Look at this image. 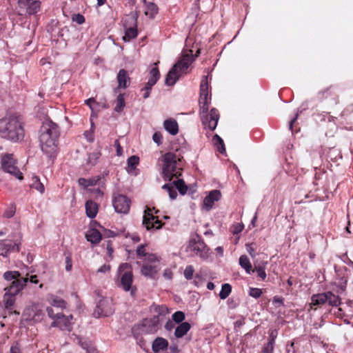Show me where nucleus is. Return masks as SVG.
Returning a JSON list of instances; mask_svg holds the SVG:
<instances>
[{
	"instance_id": "obj_1",
	"label": "nucleus",
	"mask_w": 353,
	"mask_h": 353,
	"mask_svg": "<svg viewBox=\"0 0 353 353\" xmlns=\"http://www.w3.org/2000/svg\"><path fill=\"white\" fill-rule=\"evenodd\" d=\"M3 277L5 281L10 282V285L4 288L6 291L3 302L5 307L11 310L16 301V296L23 290L30 288L32 284H38L39 279L37 275H30L26 273L23 275L19 271H6Z\"/></svg>"
},
{
	"instance_id": "obj_2",
	"label": "nucleus",
	"mask_w": 353,
	"mask_h": 353,
	"mask_svg": "<svg viewBox=\"0 0 353 353\" xmlns=\"http://www.w3.org/2000/svg\"><path fill=\"white\" fill-rule=\"evenodd\" d=\"M208 76H205L201 80L200 85V114L202 123L205 128L207 127L210 130L213 131L217 125L219 119V114L218 110L215 108H212L210 113H208L211 100V97H210V98H208Z\"/></svg>"
},
{
	"instance_id": "obj_3",
	"label": "nucleus",
	"mask_w": 353,
	"mask_h": 353,
	"mask_svg": "<svg viewBox=\"0 0 353 353\" xmlns=\"http://www.w3.org/2000/svg\"><path fill=\"white\" fill-rule=\"evenodd\" d=\"M59 130L57 123L46 120L40 130L39 141L43 152L49 158L54 159L57 152Z\"/></svg>"
},
{
	"instance_id": "obj_4",
	"label": "nucleus",
	"mask_w": 353,
	"mask_h": 353,
	"mask_svg": "<svg viewBox=\"0 0 353 353\" xmlns=\"http://www.w3.org/2000/svg\"><path fill=\"white\" fill-rule=\"evenodd\" d=\"M0 137L14 143L22 141L25 130L21 118L17 115H9L1 119Z\"/></svg>"
},
{
	"instance_id": "obj_5",
	"label": "nucleus",
	"mask_w": 353,
	"mask_h": 353,
	"mask_svg": "<svg viewBox=\"0 0 353 353\" xmlns=\"http://www.w3.org/2000/svg\"><path fill=\"white\" fill-rule=\"evenodd\" d=\"M182 171L181 159L173 152H168L163 156L162 173L165 181H170L174 177L181 176Z\"/></svg>"
},
{
	"instance_id": "obj_6",
	"label": "nucleus",
	"mask_w": 353,
	"mask_h": 353,
	"mask_svg": "<svg viewBox=\"0 0 353 353\" xmlns=\"http://www.w3.org/2000/svg\"><path fill=\"white\" fill-rule=\"evenodd\" d=\"M193 60L192 50L183 54L168 72L165 81V84L169 86L173 85L179 80L181 74L185 72Z\"/></svg>"
},
{
	"instance_id": "obj_7",
	"label": "nucleus",
	"mask_w": 353,
	"mask_h": 353,
	"mask_svg": "<svg viewBox=\"0 0 353 353\" xmlns=\"http://www.w3.org/2000/svg\"><path fill=\"white\" fill-rule=\"evenodd\" d=\"M341 303V298L331 291L315 294L311 297V305L315 306L327 305L331 307H337Z\"/></svg>"
},
{
	"instance_id": "obj_8",
	"label": "nucleus",
	"mask_w": 353,
	"mask_h": 353,
	"mask_svg": "<svg viewBox=\"0 0 353 353\" xmlns=\"http://www.w3.org/2000/svg\"><path fill=\"white\" fill-rule=\"evenodd\" d=\"M188 250L190 251L192 255L199 256L201 259H207L208 256V249L201 238L195 235L189 242Z\"/></svg>"
},
{
	"instance_id": "obj_9",
	"label": "nucleus",
	"mask_w": 353,
	"mask_h": 353,
	"mask_svg": "<svg viewBox=\"0 0 353 353\" xmlns=\"http://www.w3.org/2000/svg\"><path fill=\"white\" fill-rule=\"evenodd\" d=\"M1 167L4 172L10 174L17 179L21 180L23 175L16 166V160L12 154L6 153L1 157Z\"/></svg>"
},
{
	"instance_id": "obj_10",
	"label": "nucleus",
	"mask_w": 353,
	"mask_h": 353,
	"mask_svg": "<svg viewBox=\"0 0 353 353\" xmlns=\"http://www.w3.org/2000/svg\"><path fill=\"white\" fill-rule=\"evenodd\" d=\"M118 273L120 276L119 287L125 291H130L133 281V275L131 270V265L127 263L120 265Z\"/></svg>"
},
{
	"instance_id": "obj_11",
	"label": "nucleus",
	"mask_w": 353,
	"mask_h": 353,
	"mask_svg": "<svg viewBox=\"0 0 353 353\" xmlns=\"http://www.w3.org/2000/svg\"><path fill=\"white\" fill-rule=\"evenodd\" d=\"M112 301L108 298L101 299L97 305L94 312L96 317L108 316L114 313Z\"/></svg>"
},
{
	"instance_id": "obj_12",
	"label": "nucleus",
	"mask_w": 353,
	"mask_h": 353,
	"mask_svg": "<svg viewBox=\"0 0 353 353\" xmlns=\"http://www.w3.org/2000/svg\"><path fill=\"white\" fill-rule=\"evenodd\" d=\"M18 5L20 14L29 15L37 14L41 9V1L38 0H19Z\"/></svg>"
},
{
	"instance_id": "obj_13",
	"label": "nucleus",
	"mask_w": 353,
	"mask_h": 353,
	"mask_svg": "<svg viewBox=\"0 0 353 353\" xmlns=\"http://www.w3.org/2000/svg\"><path fill=\"white\" fill-rule=\"evenodd\" d=\"M162 188L167 191L171 199H175L177 196L176 189L181 194L184 195L187 192L188 188L183 179L174 181L172 183H166Z\"/></svg>"
},
{
	"instance_id": "obj_14",
	"label": "nucleus",
	"mask_w": 353,
	"mask_h": 353,
	"mask_svg": "<svg viewBox=\"0 0 353 353\" xmlns=\"http://www.w3.org/2000/svg\"><path fill=\"white\" fill-rule=\"evenodd\" d=\"M143 225L147 230H158L162 227L161 221L152 213V209L147 207L143 216Z\"/></svg>"
},
{
	"instance_id": "obj_15",
	"label": "nucleus",
	"mask_w": 353,
	"mask_h": 353,
	"mask_svg": "<svg viewBox=\"0 0 353 353\" xmlns=\"http://www.w3.org/2000/svg\"><path fill=\"white\" fill-rule=\"evenodd\" d=\"M125 35L123 37L124 41H130L137 36V17L132 14L128 16L125 20Z\"/></svg>"
},
{
	"instance_id": "obj_16",
	"label": "nucleus",
	"mask_w": 353,
	"mask_h": 353,
	"mask_svg": "<svg viewBox=\"0 0 353 353\" xmlns=\"http://www.w3.org/2000/svg\"><path fill=\"white\" fill-rule=\"evenodd\" d=\"M112 204L117 213L128 214L130 210L131 201L123 194H118L113 197Z\"/></svg>"
},
{
	"instance_id": "obj_17",
	"label": "nucleus",
	"mask_w": 353,
	"mask_h": 353,
	"mask_svg": "<svg viewBox=\"0 0 353 353\" xmlns=\"http://www.w3.org/2000/svg\"><path fill=\"white\" fill-rule=\"evenodd\" d=\"M56 316L55 321L51 324L52 327H59L61 330L70 331L72 330V315L65 316L60 312H57Z\"/></svg>"
},
{
	"instance_id": "obj_18",
	"label": "nucleus",
	"mask_w": 353,
	"mask_h": 353,
	"mask_svg": "<svg viewBox=\"0 0 353 353\" xmlns=\"http://www.w3.org/2000/svg\"><path fill=\"white\" fill-rule=\"evenodd\" d=\"M24 315L27 316V320L40 322L43 319L45 313L39 304H33L26 310Z\"/></svg>"
},
{
	"instance_id": "obj_19",
	"label": "nucleus",
	"mask_w": 353,
	"mask_h": 353,
	"mask_svg": "<svg viewBox=\"0 0 353 353\" xmlns=\"http://www.w3.org/2000/svg\"><path fill=\"white\" fill-rule=\"evenodd\" d=\"M73 341L85 350L86 353H98L96 348L92 345L89 340L83 339L81 337L74 334Z\"/></svg>"
},
{
	"instance_id": "obj_20",
	"label": "nucleus",
	"mask_w": 353,
	"mask_h": 353,
	"mask_svg": "<svg viewBox=\"0 0 353 353\" xmlns=\"http://www.w3.org/2000/svg\"><path fill=\"white\" fill-rule=\"evenodd\" d=\"M221 194L219 190H212L204 199L203 204L209 210L212 207L215 201H217L221 199Z\"/></svg>"
},
{
	"instance_id": "obj_21",
	"label": "nucleus",
	"mask_w": 353,
	"mask_h": 353,
	"mask_svg": "<svg viewBox=\"0 0 353 353\" xmlns=\"http://www.w3.org/2000/svg\"><path fill=\"white\" fill-rule=\"evenodd\" d=\"M118 88H126L130 83V78L128 74V72L124 69H121L117 74Z\"/></svg>"
},
{
	"instance_id": "obj_22",
	"label": "nucleus",
	"mask_w": 353,
	"mask_h": 353,
	"mask_svg": "<svg viewBox=\"0 0 353 353\" xmlns=\"http://www.w3.org/2000/svg\"><path fill=\"white\" fill-rule=\"evenodd\" d=\"M163 127L171 135H176L179 132L178 123L172 118L165 120L163 122Z\"/></svg>"
},
{
	"instance_id": "obj_23",
	"label": "nucleus",
	"mask_w": 353,
	"mask_h": 353,
	"mask_svg": "<svg viewBox=\"0 0 353 353\" xmlns=\"http://www.w3.org/2000/svg\"><path fill=\"white\" fill-rule=\"evenodd\" d=\"M168 347V341L162 337H157L152 343V349L155 353L165 350Z\"/></svg>"
},
{
	"instance_id": "obj_24",
	"label": "nucleus",
	"mask_w": 353,
	"mask_h": 353,
	"mask_svg": "<svg viewBox=\"0 0 353 353\" xmlns=\"http://www.w3.org/2000/svg\"><path fill=\"white\" fill-rule=\"evenodd\" d=\"M162 320L161 318H160L159 316H157L156 314L154 315V316L150 319V320H145L144 321V326L148 325L150 327L148 330L149 332H156L159 327L160 321Z\"/></svg>"
},
{
	"instance_id": "obj_25",
	"label": "nucleus",
	"mask_w": 353,
	"mask_h": 353,
	"mask_svg": "<svg viewBox=\"0 0 353 353\" xmlns=\"http://www.w3.org/2000/svg\"><path fill=\"white\" fill-rule=\"evenodd\" d=\"M191 325L188 322H183L180 323L174 331V336L176 338L179 339L184 336L190 330Z\"/></svg>"
},
{
	"instance_id": "obj_26",
	"label": "nucleus",
	"mask_w": 353,
	"mask_h": 353,
	"mask_svg": "<svg viewBox=\"0 0 353 353\" xmlns=\"http://www.w3.org/2000/svg\"><path fill=\"white\" fill-rule=\"evenodd\" d=\"M86 215L91 219L94 218L98 212V205L97 203L90 200L85 203Z\"/></svg>"
},
{
	"instance_id": "obj_27",
	"label": "nucleus",
	"mask_w": 353,
	"mask_h": 353,
	"mask_svg": "<svg viewBox=\"0 0 353 353\" xmlns=\"http://www.w3.org/2000/svg\"><path fill=\"white\" fill-rule=\"evenodd\" d=\"M158 266L155 264L144 263L141 268L143 275L149 277H153L157 272Z\"/></svg>"
},
{
	"instance_id": "obj_28",
	"label": "nucleus",
	"mask_w": 353,
	"mask_h": 353,
	"mask_svg": "<svg viewBox=\"0 0 353 353\" xmlns=\"http://www.w3.org/2000/svg\"><path fill=\"white\" fill-rule=\"evenodd\" d=\"M85 238L88 241L92 243L97 244L99 243L101 239V233L96 229H90L85 234Z\"/></svg>"
},
{
	"instance_id": "obj_29",
	"label": "nucleus",
	"mask_w": 353,
	"mask_h": 353,
	"mask_svg": "<svg viewBox=\"0 0 353 353\" xmlns=\"http://www.w3.org/2000/svg\"><path fill=\"white\" fill-rule=\"evenodd\" d=\"M160 77V72L157 67L152 68L150 71L149 79L147 82L148 88L152 87L156 84Z\"/></svg>"
},
{
	"instance_id": "obj_30",
	"label": "nucleus",
	"mask_w": 353,
	"mask_h": 353,
	"mask_svg": "<svg viewBox=\"0 0 353 353\" xmlns=\"http://www.w3.org/2000/svg\"><path fill=\"white\" fill-rule=\"evenodd\" d=\"M1 245L4 247L7 252L19 251L20 242L18 241L14 242H12L11 241H4L2 243H0V245Z\"/></svg>"
},
{
	"instance_id": "obj_31",
	"label": "nucleus",
	"mask_w": 353,
	"mask_h": 353,
	"mask_svg": "<svg viewBox=\"0 0 353 353\" xmlns=\"http://www.w3.org/2000/svg\"><path fill=\"white\" fill-rule=\"evenodd\" d=\"M239 265L243 268L248 274L254 272L252 264L246 255H241L239 258Z\"/></svg>"
},
{
	"instance_id": "obj_32",
	"label": "nucleus",
	"mask_w": 353,
	"mask_h": 353,
	"mask_svg": "<svg viewBox=\"0 0 353 353\" xmlns=\"http://www.w3.org/2000/svg\"><path fill=\"white\" fill-rule=\"evenodd\" d=\"M101 179L100 176H96L94 178H91L89 179H86L84 178H80L79 179V184L84 188H88L89 186L95 185L97 182Z\"/></svg>"
},
{
	"instance_id": "obj_33",
	"label": "nucleus",
	"mask_w": 353,
	"mask_h": 353,
	"mask_svg": "<svg viewBox=\"0 0 353 353\" xmlns=\"http://www.w3.org/2000/svg\"><path fill=\"white\" fill-rule=\"evenodd\" d=\"M30 187L37 190L41 194H43L45 191V187L43 184L40 181L39 177L35 175L32 177V183L30 184Z\"/></svg>"
},
{
	"instance_id": "obj_34",
	"label": "nucleus",
	"mask_w": 353,
	"mask_h": 353,
	"mask_svg": "<svg viewBox=\"0 0 353 353\" xmlns=\"http://www.w3.org/2000/svg\"><path fill=\"white\" fill-rule=\"evenodd\" d=\"M212 141L214 145L216 147L217 150L220 153L225 152V148L223 141L218 134L214 135Z\"/></svg>"
},
{
	"instance_id": "obj_35",
	"label": "nucleus",
	"mask_w": 353,
	"mask_h": 353,
	"mask_svg": "<svg viewBox=\"0 0 353 353\" xmlns=\"http://www.w3.org/2000/svg\"><path fill=\"white\" fill-rule=\"evenodd\" d=\"M157 12L158 8L157 5H155L154 3H146V8L145 10V15L148 16L150 18H152L157 13Z\"/></svg>"
},
{
	"instance_id": "obj_36",
	"label": "nucleus",
	"mask_w": 353,
	"mask_h": 353,
	"mask_svg": "<svg viewBox=\"0 0 353 353\" xmlns=\"http://www.w3.org/2000/svg\"><path fill=\"white\" fill-rule=\"evenodd\" d=\"M125 105V99L123 94H119L117 96L116 100V105L114 107V111L117 112H120L123 110Z\"/></svg>"
},
{
	"instance_id": "obj_37",
	"label": "nucleus",
	"mask_w": 353,
	"mask_h": 353,
	"mask_svg": "<svg viewBox=\"0 0 353 353\" xmlns=\"http://www.w3.org/2000/svg\"><path fill=\"white\" fill-rule=\"evenodd\" d=\"M232 287L229 283H225L222 285L221 290L219 292V296L221 299H225L231 293Z\"/></svg>"
},
{
	"instance_id": "obj_38",
	"label": "nucleus",
	"mask_w": 353,
	"mask_h": 353,
	"mask_svg": "<svg viewBox=\"0 0 353 353\" xmlns=\"http://www.w3.org/2000/svg\"><path fill=\"white\" fill-rule=\"evenodd\" d=\"M157 316L163 318L168 313V309L164 305H156L154 307Z\"/></svg>"
},
{
	"instance_id": "obj_39",
	"label": "nucleus",
	"mask_w": 353,
	"mask_h": 353,
	"mask_svg": "<svg viewBox=\"0 0 353 353\" xmlns=\"http://www.w3.org/2000/svg\"><path fill=\"white\" fill-rule=\"evenodd\" d=\"M172 318L174 323H181L185 319V314L181 311H177L172 314Z\"/></svg>"
},
{
	"instance_id": "obj_40",
	"label": "nucleus",
	"mask_w": 353,
	"mask_h": 353,
	"mask_svg": "<svg viewBox=\"0 0 353 353\" xmlns=\"http://www.w3.org/2000/svg\"><path fill=\"white\" fill-rule=\"evenodd\" d=\"M265 268L263 265L255 266L254 271L257 272L258 276L261 281H264L266 278Z\"/></svg>"
},
{
	"instance_id": "obj_41",
	"label": "nucleus",
	"mask_w": 353,
	"mask_h": 353,
	"mask_svg": "<svg viewBox=\"0 0 353 353\" xmlns=\"http://www.w3.org/2000/svg\"><path fill=\"white\" fill-rule=\"evenodd\" d=\"M51 305L57 308H64L66 306V303L61 299L54 298L52 299Z\"/></svg>"
},
{
	"instance_id": "obj_42",
	"label": "nucleus",
	"mask_w": 353,
	"mask_h": 353,
	"mask_svg": "<svg viewBox=\"0 0 353 353\" xmlns=\"http://www.w3.org/2000/svg\"><path fill=\"white\" fill-rule=\"evenodd\" d=\"M145 263L155 264L158 266L157 257L153 254H147L145 256Z\"/></svg>"
},
{
	"instance_id": "obj_43",
	"label": "nucleus",
	"mask_w": 353,
	"mask_h": 353,
	"mask_svg": "<svg viewBox=\"0 0 353 353\" xmlns=\"http://www.w3.org/2000/svg\"><path fill=\"white\" fill-rule=\"evenodd\" d=\"M139 159L137 156H132L128 159V165L130 169H134L139 164Z\"/></svg>"
},
{
	"instance_id": "obj_44",
	"label": "nucleus",
	"mask_w": 353,
	"mask_h": 353,
	"mask_svg": "<svg viewBox=\"0 0 353 353\" xmlns=\"http://www.w3.org/2000/svg\"><path fill=\"white\" fill-rule=\"evenodd\" d=\"M262 293V290L256 288H250L248 292L249 295L254 299L259 298Z\"/></svg>"
},
{
	"instance_id": "obj_45",
	"label": "nucleus",
	"mask_w": 353,
	"mask_h": 353,
	"mask_svg": "<svg viewBox=\"0 0 353 353\" xmlns=\"http://www.w3.org/2000/svg\"><path fill=\"white\" fill-rule=\"evenodd\" d=\"M194 270L192 265L186 266L184 270V276L186 279L190 280L193 278Z\"/></svg>"
},
{
	"instance_id": "obj_46",
	"label": "nucleus",
	"mask_w": 353,
	"mask_h": 353,
	"mask_svg": "<svg viewBox=\"0 0 353 353\" xmlns=\"http://www.w3.org/2000/svg\"><path fill=\"white\" fill-rule=\"evenodd\" d=\"M246 250L249 253V254L251 256L252 258H254L256 256V245L255 243H250L246 244Z\"/></svg>"
},
{
	"instance_id": "obj_47",
	"label": "nucleus",
	"mask_w": 353,
	"mask_h": 353,
	"mask_svg": "<svg viewBox=\"0 0 353 353\" xmlns=\"http://www.w3.org/2000/svg\"><path fill=\"white\" fill-rule=\"evenodd\" d=\"M274 339L272 338L263 347L262 353H272Z\"/></svg>"
},
{
	"instance_id": "obj_48",
	"label": "nucleus",
	"mask_w": 353,
	"mask_h": 353,
	"mask_svg": "<svg viewBox=\"0 0 353 353\" xmlns=\"http://www.w3.org/2000/svg\"><path fill=\"white\" fill-rule=\"evenodd\" d=\"M72 20L74 22H76L77 24H83L85 22L84 17L81 14H75L72 17Z\"/></svg>"
},
{
	"instance_id": "obj_49",
	"label": "nucleus",
	"mask_w": 353,
	"mask_h": 353,
	"mask_svg": "<svg viewBox=\"0 0 353 353\" xmlns=\"http://www.w3.org/2000/svg\"><path fill=\"white\" fill-rule=\"evenodd\" d=\"M100 157L101 152L99 151L94 152L89 155V161L92 163H95Z\"/></svg>"
},
{
	"instance_id": "obj_50",
	"label": "nucleus",
	"mask_w": 353,
	"mask_h": 353,
	"mask_svg": "<svg viewBox=\"0 0 353 353\" xmlns=\"http://www.w3.org/2000/svg\"><path fill=\"white\" fill-rule=\"evenodd\" d=\"M162 134L161 132H157L152 136V139L154 143H156L158 145L162 143Z\"/></svg>"
},
{
	"instance_id": "obj_51",
	"label": "nucleus",
	"mask_w": 353,
	"mask_h": 353,
	"mask_svg": "<svg viewBox=\"0 0 353 353\" xmlns=\"http://www.w3.org/2000/svg\"><path fill=\"white\" fill-rule=\"evenodd\" d=\"M137 254L139 257L145 256L148 253L145 252L144 245H140L137 250Z\"/></svg>"
},
{
	"instance_id": "obj_52",
	"label": "nucleus",
	"mask_w": 353,
	"mask_h": 353,
	"mask_svg": "<svg viewBox=\"0 0 353 353\" xmlns=\"http://www.w3.org/2000/svg\"><path fill=\"white\" fill-rule=\"evenodd\" d=\"M85 103L86 105H88L90 108L93 110L95 109V105H97V103L95 101V100L93 98H90L85 101Z\"/></svg>"
},
{
	"instance_id": "obj_53",
	"label": "nucleus",
	"mask_w": 353,
	"mask_h": 353,
	"mask_svg": "<svg viewBox=\"0 0 353 353\" xmlns=\"http://www.w3.org/2000/svg\"><path fill=\"white\" fill-rule=\"evenodd\" d=\"M72 268V259L70 256H66L65 258V270L68 272L71 271Z\"/></svg>"
},
{
	"instance_id": "obj_54",
	"label": "nucleus",
	"mask_w": 353,
	"mask_h": 353,
	"mask_svg": "<svg viewBox=\"0 0 353 353\" xmlns=\"http://www.w3.org/2000/svg\"><path fill=\"white\" fill-rule=\"evenodd\" d=\"M114 146H115L116 150H117V155L119 157L121 156L123 154V148L121 146L119 140H116L114 141Z\"/></svg>"
},
{
	"instance_id": "obj_55",
	"label": "nucleus",
	"mask_w": 353,
	"mask_h": 353,
	"mask_svg": "<svg viewBox=\"0 0 353 353\" xmlns=\"http://www.w3.org/2000/svg\"><path fill=\"white\" fill-rule=\"evenodd\" d=\"M174 327H175V323L171 320H168L165 325V329L168 331H171Z\"/></svg>"
},
{
	"instance_id": "obj_56",
	"label": "nucleus",
	"mask_w": 353,
	"mask_h": 353,
	"mask_svg": "<svg viewBox=\"0 0 353 353\" xmlns=\"http://www.w3.org/2000/svg\"><path fill=\"white\" fill-rule=\"evenodd\" d=\"M46 311L48 312L49 317L54 319V321H55V319L57 318V316H56L57 312L56 313L54 312V309L52 307H47Z\"/></svg>"
},
{
	"instance_id": "obj_57",
	"label": "nucleus",
	"mask_w": 353,
	"mask_h": 353,
	"mask_svg": "<svg viewBox=\"0 0 353 353\" xmlns=\"http://www.w3.org/2000/svg\"><path fill=\"white\" fill-rule=\"evenodd\" d=\"M243 229V225L241 224H236L234 225L233 234H236L241 232Z\"/></svg>"
},
{
	"instance_id": "obj_58",
	"label": "nucleus",
	"mask_w": 353,
	"mask_h": 353,
	"mask_svg": "<svg viewBox=\"0 0 353 353\" xmlns=\"http://www.w3.org/2000/svg\"><path fill=\"white\" fill-rule=\"evenodd\" d=\"M110 266L109 265H103L102 266H101L97 272H101V273H105V272H107L110 270Z\"/></svg>"
},
{
	"instance_id": "obj_59",
	"label": "nucleus",
	"mask_w": 353,
	"mask_h": 353,
	"mask_svg": "<svg viewBox=\"0 0 353 353\" xmlns=\"http://www.w3.org/2000/svg\"><path fill=\"white\" fill-rule=\"evenodd\" d=\"M152 87L148 88V84L146 83L143 90H145V93L143 94V98L147 99L150 94V91Z\"/></svg>"
},
{
	"instance_id": "obj_60",
	"label": "nucleus",
	"mask_w": 353,
	"mask_h": 353,
	"mask_svg": "<svg viewBox=\"0 0 353 353\" xmlns=\"http://www.w3.org/2000/svg\"><path fill=\"white\" fill-rule=\"evenodd\" d=\"M14 209H13V208L12 207L5 212L4 215L8 218H10L14 214Z\"/></svg>"
},
{
	"instance_id": "obj_61",
	"label": "nucleus",
	"mask_w": 353,
	"mask_h": 353,
	"mask_svg": "<svg viewBox=\"0 0 353 353\" xmlns=\"http://www.w3.org/2000/svg\"><path fill=\"white\" fill-rule=\"evenodd\" d=\"M20 349L17 344L11 346L9 353H20Z\"/></svg>"
},
{
	"instance_id": "obj_62",
	"label": "nucleus",
	"mask_w": 353,
	"mask_h": 353,
	"mask_svg": "<svg viewBox=\"0 0 353 353\" xmlns=\"http://www.w3.org/2000/svg\"><path fill=\"white\" fill-rule=\"evenodd\" d=\"M84 135L88 141L92 142L94 141V137L92 132H85Z\"/></svg>"
},
{
	"instance_id": "obj_63",
	"label": "nucleus",
	"mask_w": 353,
	"mask_h": 353,
	"mask_svg": "<svg viewBox=\"0 0 353 353\" xmlns=\"http://www.w3.org/2000/svg\"><path fill=\"white\" fill-rule=\"evenodd\" d=\"M172 272L170 270H165L163 272V276L167 279H172Z\"/></svg>"
},
{
	"instance_id": "obj_64",
	"label": "nucleus",
	"mask_w": 353,
	"mask_h": 353,
	"mask_svg": "<svg viewBox=\"0 0 353 353\" xmlns=\"http://www.w3.org/2000/svg\"><path fill=\"white\" fill-rule=\"evenodd\" d=\"M273 303L275 304H279V305L283 304V299L279 297H277V296L274 297Z\"/></svg>"
}]
</instances>
